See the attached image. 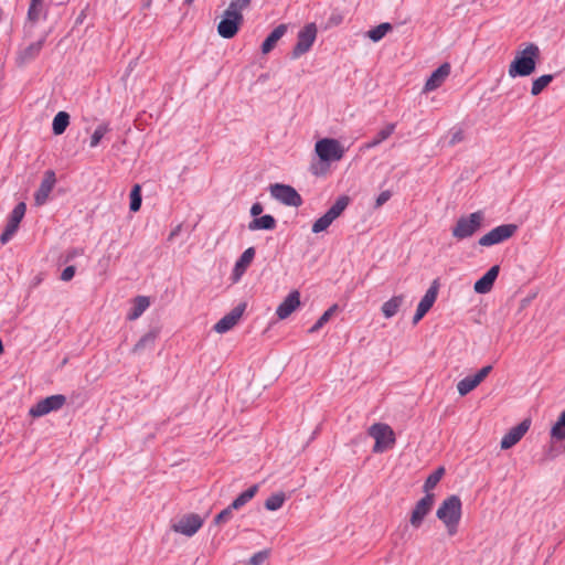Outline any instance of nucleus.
Here are the masks:
<instances>
[{
	"label": "nucleus",
	"mask_w": 565,
	"mask_h": 565,
	"mask_svg": "<svg viewBox=\"0 0 565 565\" xmlns=\"http://www.w3.org/2000/svg\"><path fill=\"white\" fill-rule=\"evenodd\" d=\"M315 151L320 162L318 164H311L310 171L313 175L324 174L331 162L339 161L344 156V148L340 141L334 138L319 139L315 145Z\"/></svg>",
	"instance_id": "obj_1"
},
{
	"label": "nucleus",
	"mask_w": 565,
	"mask_h": 565,
	"mask_svg": "<svg viewBox=\"0 0 565 565\" xmlns=\"http://www.w3.org/2000/svg\"><path fill=\"white\" fill-rule=\"evenodd\" d=\"M540 54L539 46L534 43H529L525 49L516 52L509 65V75L512 78L532 75L536 70Z\"/></svg>",
	"instance_id": "obj_2"
},
{
	"label": "nucleus",
	"mask_w": 565,
	"mask_h": 565,
	"mask_svg": "<svg viewBox=\"0 0 565 565\" xmlns=\"http://www.w3.org/2000/svg\"><path fill=\"white\" fill-rule=\"evenodd\" d=\"M484 217L481 210L460 216L451 228V235L459 241L473 236L482 227Z\"/></svg>",
	"instance_id": "obj_3"
},
{
	"label": "nucleus",
	"mask_w": 565,
	"mask_h": 565,
	"mask_svg": "<svg viewBox=\"0 0 565 565\" xmlns=\"http://www.w3.org/2000/svg\"><path fill=\"white\" fill-rule=\"evenodd\" d=\"M369 435L375 439V444L372 449L374 454H382L393 448L396 443L395 434L387 424H373L369 428Z\"/></svg>",
	"instance_id": "obj_4"
},
{
	"label": "nucleus",
	"mask_w": 565,
	"mask_h": 565,
	"mask_svg": "<svg viewBox=\"0 0 565 565\" xmlns=\"http://www.w3.org/2000/svg\"><path fill=\"white\" fill-rule=\"evenodd\" d=\"M243 22V13L226 9L217 24V33L223 39H233L238 33Z\"/></svg>",
	"instance_id": "obj_5"
},
{
	"label": "nucleus",
	"mask_w": 565,
	"mask_h": 565,
	"mask_svg": "<svg viewBox=\"0 0 565 565\" xmlns=\"http://www.w3.org/2000/svg\"><path fill=\"white\" fill-rule=\"evenodd\" d=\"M317 32L316 23H308L298 32L297 43L290 52L291 60H297L310 51L316 41Z\"/></svg>",
	"instance_id": "obj_6"
},
{
	"label": "nucleus",
	"mask_w": 565,
	"mask_h": 565,
	"mask_svg": "<svg viewBox=\"0 0 565 565\" xmlns=\"http://www.w3.org/2000/svg\"><path fill=\"white\" fill-rule=\"evenodd\" d=\"M518 231V225L513 223L502 224L481 236L478 244L483 247H490L501 244L511 238Z\"/></svg>",
	"instance_id": "obj_7"
},
{
	"label": "nucleus",
	"mask_w": 565,
	"mask_h": 565,
	"mask_svg": "<svg viewBox=\"0 0 565 565\" xmlns=\"http://www.w3.org/2000/svg\"><path fill=\"white\" fill-rule=\"evenodd\" d=\"M204 524V519L196 513L183 514L170 525L171 531L192 537Z\"/></svg>",
	"instance_id": "obj_8"
},
{
	"label": "nucleus",
	"mask_w": 565,
	"mask_h": 565,
	"mask_svg": "<svg viewBox=\"0 0 565 565\" xmlns=\"http://www.w3.org/2000/svg\"><path fill=\"white\" fill-rule=\"evenodd\" d=\"M270 195L287 206L298 207L302 204L301 195L289 184L275 183L269 186Z\"/></svg>",
	"instance_id": "obj_9"
},
{
	"label": "nucleus",
	"mask_w": 565,
	"mask_h": 565,
	"mask_svg": "<svg viewBox=\"0 0 565 565\" xmlns=\"http://www.w3.org/2000/svg\"><path fill=\"white\" fill-rule=\"evenodd\" d=\"M462 502L459 495L451 494L447 497L438 508L436 516L444 523L447 521L455 522L461 519Z\"/></svg>",
	"instance_id": "obj_10"
},
{
	"label": "nucleus",
	"mask_w": 565,
	"mask_h": 565,
	"mask_svg": "<svg viewBox=\"0 0 565 565\" xmlns=\"http://www.w3.org/2000/svg\"><path fill=\"white\" fill-rule=\"evenodd\" d=\"M65 395H51L39 401L35 405H33L29 411V415L33 418L42 417L51 412H56L61 409L65 405Z\"/></svg>",
	"instance_id": "obj_11"
},
{
	"label": "nucleus",
	"mask_w": 565,
	"mask_h": 565,
	"mask_svg": "<svg viewBox=\"0 0 565 565\" xmlns=\"http://www.w3.org/2000/svg\"><path fill=\"white\" fill-rule=\"evenodd\" d=\"M26 204L24 202L18 203L8 216L7 224L0 235V243L6 245L17 233L22 218L25 215Z\"/></svg>",
	"instance_id": "obj_12"
},
{
	"label": "nucleus",
	"mask_w": 565,
	"mask_h": 565,
	"mask_svg": "<svg viewBox=\"0 0 565 565\" xmlns=\"http://www.w3.org/2000/svg\"><path fill=\"white\" fill-rule=\"evenodd\" d=\"M434 503V493H426L419 501H417L409 518V523L413 527L418 529L423 524L425 518L430 513Z\"/></svg>",
	"instance_id": "obj_13"
},
{
	"label": "nucleus",
	"mask_w": 565,
	"mask_h": 565,
	"mask_svg": "<svg viewBox=\"0 0 565 565\" xmlns=\"http://www.w3.org/2000/svg\"><path fill=\"white\" fill-rule=\"evenodd\" d=\"M246 307V302L238 303L213 326V330L217 333H225L230 331L234 326L237 324Z\"/></svg>",
	"instance_id": "obj_14"
},
{
	"label": "nucleus",
	"mask_w": 565,
	"mask_h": 565,
	"mask_svg": "<svg viewBox=\"0 0 565 565\" xmlns=\"http://www.w3.org/2000/svg\"><path fill=\"white\" fill-rule=\"evenodd\" d=\"M531 426V419L525 418L516 426L512 427L501 439L500 447L503 450L512 448L526 434Z\"/></svg>",
	"instance_id": "obj_15"
},
{
	"label": "nucleus",
	"mask_w": 565,
	"mask_h": 565,
	"mask_svg": "<svg viewBox=\"0 0 565 565\" xmlns=\"http://www.w3.org/2000/svg\"><path fill=\"white\" fill-rule=\"evenodd\" d=\"M55 183H56L55 172L53 170H46L44 172V175L40 183L39 189L34 193L35 205L41 206V205L45 204Z\"/></svg>",
	"instance_id": "obj_16"
},
{
	"label": "nucleus",
	"mask_w": 565,
	"mask_h": 565,
	"mask_svg": "<svg viewBox=\"0 0 565 565\" xmlns=\"http://www.w3.org/2000/svg\"><path fill=\"white\" fill-rule=\"evenodd\" d=\"M500 273V266L493 265L490 267L473 285V289L477 294L484 295L491 291L494 281L497 280Z\"/></svg>",
	"instance_id": "obj_17"
},
{
	"label": "nucleus",
	"mask_w": 565,
	"mask_h": 565,
	"mask_svg": "<svg viewBox=\"0 0 565 565\" xmlns=\"http://www.w3.org/2000/svg\"><path fill=\"white\" fill-rule=\"evenodd\" d=\"M44 42H45V38L43 36L42 39L29 44L28 46H25L22 50H20L17 55V64L19 66H24V65L31 63L32 61H34L39 56V54L44 45Z\"/></svg>",
	"instance_id": "obj_18"
},
{
	"label": "nucleus",
	"mask_w": 565,
	"mask_h": 565,
	"mask_svg": "<svg viewBox=\"0 0 565 565\" xmlns=\"http://www.w3.org/2000/svg\"><path fill=\"white\" fill-rule=\"evenodd\" d=\"M450 70V64L447 62L439 65L427 78L424 86V92H433L440 87L445 79L449 76Z\"/></svg>",
	"instance_id": "obj_19"
},
{
	"label": "nucleus",
	"mask_w": 565,
	"mask_h": 565,
	"mask_svg": "<svg viewBox=\"0 0 565 565\" xmlns=\"http://www.w3.org/2000/svg\"><path fill=\"white\" fill-rule=\"evenodd\" d=\"M300 306V292L292 290L277 307L276 315L280 320L287 319Z\"/></svg>",
	"instance_id": "obj_20"
},
{
	"label": "nucleus",
	"mask_w": 565,
	"mask_h": 565,
	"mask_svg": "<svg viewBox=\"0 0 565 565\" xmlns=\"http://www.w3.org/2000/svg\"><path fill=\"white\" fill-rule=\"evenodd\" d=\"M255 257V248L248 247L246 248L243 254L239 256V258L236 260L233 273H232V279L233 281H238L241 277L244 275L246 269L252 264L253 259Z\"/></svg>",
	"instance_id": "obj_21"
},
{
	"label": "nucleus",
	"mask_w": 565,
	"mask_h": 565,
	"mask_svg": "<svg viewBox=\"0 0 565 565\" xmlns=\"http://www.w3.org/2000/svg\"><path fill=\"white\" fill-rule=\"evenodd\" d=\"M287 32V25L281 23L277 25L263 41L260 45V50L263 54L270 53L275 46L277 45V42L286 34Z\"/></svg>",
	"instance_id": "obj_22"
},
{
	"label": "nucleus",
	"mask_w": 565,
	"mask_h": 565,
	"mask_svg": "<svg viewBox=\"0 0 565 565\" xmlns=\"http://www.w3.org/2000/svg\"><path fill=\"white\" fill-rule=\"evenodd\" d=\"M439 282L435 279L430 287L425 292L424 297L420 299L417 309L424 312L425 315L434 306L437 296H438Z\"/></svg>",
	"instance_id": "obj_23"
},
{
	"label": "nucleus",
	"mask_w": 565,
	"mask_h": 565,
	"mask_svg": "<svg viewBox=\"0 0 565 565\" xmlns=\"http://www.w3.org/2000/svg\"><path fill=\"white\" fill-rule=\"evenodd\" d=\"M277 226L276 218L270 214L260 215L248 223L249 231H273Z\"/></svg>",
	"instance_id": "obj_24"
},
{
	"label": "nucleus",
	"mask_w": 565,
	"mask_h": 565,
	"mask_svg": "<svg viewBox=\"0 0 565 565\" xmlns=\"http://www.w3.org/2000/svg\"><path fill=\"white\" fill-rule=\"evenodd\" d=\"M150 306V299L147 296H137L134 299L132 306L127 313V320H137Z\"/></svg>",
	"instance_id": "obj_25"
},
{
	"label": "nucleus",
	"mask_w": 565,
	"mask_h": 565,
	"mask_svg": "<svg viewBox=\"0 0 565 565\" xmlns=\"http://www.w3.org/2000/svg\"><path fill=\"white\" fill-rule=\"evenodd\" d=\"M159 335L158 329H151L147 333H145L134 345L131 352L132 353H141L146 349H152L154 347L156 340Z\"/></svg>",
	"instance_id": "obj_26"
},
{
	"label": "nucleus",
	"mask_w": 565,
	"mask_h": 565,
	"mask_svg": "<svg viewBox=\"0 0 565 565\" xmlns=\"http://www.w3.org/2000/svg\"><path fill=\"white\" fill-rule=\"evenodd\" d=\"M259 486L253 484L242 493H239L230 504L231 509L239 510L242 509L247 502H249L258 492Z\"/></svg>",
	"instance_id": "obj_27"
},
{
	"label": "nucleus",
	"mask_w": 565,
	"mask_h": 565,
	"mask_svg": "<svg viewBox=\"0 0 565 565\" xmlns=\"http://www.w3.org/2000/svg\"><path fill=\"white\" fill-rule=\"evenodd\" d=\"M71 116L68 113L61 110L58 111L52 121V131L55 136H61L65 132L70 125Z\"/></svg>",
	"instance_id": "obj_28"
},
{
	"label": "nucleus",
	"mask_w": 565,
	"mask_h": 565,
	"mask_svg": "<svg viewBox=\"0 0 565 565\" xmlns=\"http://www.w3.org/2000/svg\"><path fill=\"white\" fill-rule=\"evenodd\" d=\"M404 301V296H394L382 305V312L385 318L394 317Z\"/></svg>",
	"instance_id": "obj_29"
},
{
	"label": "nucleus",
	"mask_w": 565,
	"mask_h": 565,
	"mask_svg": "<svg viewBox=\"0 0 565 565\" xmlns=\"http://www.w3.org/2000/svg\"><path fill=\"white\" fill-rule=\"evenodd\" d=\"M349 203L348 195H340L326 213L334 221L344 212Z\"/></svg>",
	"instance_id": "obj_30"
},
{
	"label": "nucleus",
	"mask_w": 565,
	"mask_h": 565,
	"mask_svg": "<svg viewBox=\"0 0 565 565\" xmlns=\"http://www.w3.org/2000/svg\"><path fill=\"white\" fill-rule=\"evenodd\" d=\"M340 310L338 303L332 305L329 309H327L321 317L316 321V323L308 330L309 333L318 332L330 319Z\"/></svg>",
	"instance_id": "obj_31"
},
{
	"label": "nucleus",
	"mask_w": 565,
	"mask_h": 565,
	"mask_svg": "<svg viewBox=\"0 0 565 565\" xmlns=\"http://www.w3.org/2000/svg\"><path fill=\"white\" fill-rule=\"evenodd\" d=\"M395 124H388L381 130L376 132V135L366 143V148H374L385 141L395 130Z\"/></svg>",
	"instance_id": "obj_32"
},
{
	"label": "nucleus",
	"mask_w": 565,
	"mask_h": 565,
	"mask_svg": "<svg viewBox=\"0 0 565 565\" xmlns=\"http://www.w3.org/2000/svg\"><path fill=\"white\" fill-rule=\"evenodd\" d=\"M551 438L556 441L565 440V409L561 413L556 423L552 426Z\"/></svg>",
	"instance_id": "obj_33"
},
{
	"label": "nucleus",
	"mask_w": 565,
	"mask_h": 565,
	"mask_svg": "<svg viewBox=\"0 0 565 565\" xmlns=\"http://www.w3.org/2000/svg\"><path fill=\"white\" fill-rule=\"evenodd\" d=\"M393 26L388 22H383L375 28H372L367 31V38L373 42L381 41L390 31H392Z\"/></svg>",
	"instance_id": "obj_34"
},
{
	"label": "nucleus",
	"mask_w": 565,
	"mask_h": 565,
	"mask_svg": "<svg viewBox=\"0 0 565 565\" xmlns=\"http://www.w3.org/2000/svg\"><path fill=\"white\" fill-rule=\"evenodd\" d=\"M446 470L444 467H438L434 470L425 480L423 489L426 493H430L429 491L434 489L440 479L444 477Z\"/></svg>",
	"instance_id": "obj_35"
},
{
	"label": "nucleus",
	"mask_w": 565,
	"mask_h": 565,
	"mask_svg": "<svg viewBox=\"0 0 565 565\" xmlns=\"http://www.w3.org/2000/svg\"><path fill=\"white\" fill-rule=\"evenodd\" d=\"M554 79L553 74H544L537 78H535L532 83L531 94L533 96L540 95Z\"/></svg>",
	"instance_id": "obj_36"
},
{
	"label": "nucleus",
	"mask_w": 565,
	"mask_h": 565,
	"mask_svg": "<svg viewBox=\"0 0 565 565\" xmlns=\"http://www.w3.org/2000/svg\"><path fill=\"white\" fill-rule=\"evenodd\" d=\"M142 195L140 184H135L129 194V210L134 213L138 212L141 207Z\"/></svg>",
	"instance_id": "obj_37"
},
{
	"label": "nucleus",
	"mask_w": 565,
	"mask_h": 565,
	"mask_svg": "<svg viewBox=\"0 0 565 565\" xmlns=\"http://www.w3.org/2000/svg\"><path fill=\"white\" fill-rule=\"evenodd\" d=\"M286 500V494L284 492L273 493L269 498L266 499L264 507L268 511L279 510Z\"/></svg>",
	"instance_id": "obj_38"
},
{
	"label": "nucleus",
	"mask_w": 565,
	"mask_h": 565,
	"mask_svg": "<svg viewBox=\"0 0 565 565\" xmlns=\"http://www.w3.org/2000/svg\"><path fill=\"white\" fill-rule=\"evenodd\" d=\"M479 384L476 382L472 375H468L460 380L457 384V390L460 396H466L473 391Z\"/></svg>",
	"instance_id": "obj_39"
},
{
	"label": "nucleus",
	"mask_w": 565,
	"mask_h": 565,
	"mask_svg": "<svg viewBox=\"0 0 565 565\" xmlns=\"http://www.w3.org/2000/svg\"><path fill=\"white\" fill-rule=\"evenodd\" d=\"M43 0H30L28 20L32 23L39 21L42 13Z\"/></svg>",
	"instance_id": "obj_40"
},
{
	"label": "nucleus",
	"mask_w": 565,
	"mask_h": 565,
	"mask_svg": "<svg viewBox=\"0 0 565 565\" xmlns=\"http://www.w3.org/2000/svg\"><path fill=\"white\" fill-rule=\"evenodd\" d=\"M110 131V127L108 124H100L97 126L95 131L93 132L89 141L90 148H95L99 145L100 140L104 138V136Z\"/></svg>",
	"instance_id": "obj_41"
},
{
	"label": "nucleus",
	"mask_w": 565,
	"mask_h": 565,
	"mask_svg": "<svg viewBox=\"0 0 565 565\" xmlns=\"http://www.w3.org/2000/svg\"><path fill=\"white\" fill-rule=\"evenodd\" d=\"M332 222L333 220L327 213H324L322 216L315 221L311 231L315 234L321 233L326 231L332 224Z\"/></svg>",
	"instance_id": "obj_42"
},
{
	"label": "nucleus",
	"mask_w": 565,
	"mask_h": 565,
	"mask_svg": "<svg viewBox=\"0 0 565 565\" xmlns=\"http://www.w3.org/2000/svg\"><path fill=\"white\" fill-rule=\"evenodd\" d=\"M233 511H234V509H231V505L223 509L220 513H217L214 516L213 523L215 525H222V524L230 522L233 519Z\"/></svg>",
	"instance_id": "obj_43"
},
{
	"label": "nucleus",
	"mask_w": 565,
	"mask_h": 565,
	"mask_svg": "<svg viewBox=\"0 0 565 565\" xmlns=\"http://www.w3.org/2000/svg\"><path fill=\"white\" fill-rule=\"evenodd\" d=\"M252 0H232L228 4L230 10L234 12H241L245 9H247L250 4Z\"/></svg>",
	"instance_id": "obj_44"
},
{
	"label": "nucleus",
	"mask_w": 565,
	"mask_h": 565,
	"mask_svg": "<svg viewBox=\"0 0 565 565\" xmlns=\"http://www.w3.org/2000/svg\"><path fill=\"white\" fill-rule=\"evenodd\" d=\"M492 365H486L483 367H481L476 374H473V379L476 380V382L478 384H480L481 382L484 381V379L491 373L492 371Z\"/></svg>",
	"instance_id": "obj_45"
},
{
	"label": "nucleus",
	"mask_w": 565,
	"mask_h": 565,
	"mask_svg": "<svg viewBox=\"0 0 565 565\" xmlns=\"http://www.w3.org/2000/svg\"><path fill=\"white\" fill-rule=\"evenodd\" d=\"M268 557L267 551H260L255 553L248 561V565H260Z\"/></svg>",
	"instance_id": "obj_46"
},
{
	"label": "nucleus",
	"mask_w": 565,
	"mask_h": 565,
	"mask_svg": "<svg viewBox=\"0 0 565 565\" xmlns=\"http://www.w3.org/2000/svg\"><path fill=\"white\" fill-rule=\"evenodd\" d=\"M392 198V191L390 190H385V191H382L376 200H375V204H374V209H379L381 207L382 205H384L390 199Z\"/></svg>",
	"instance_id": "obj_47"
},
{
	"label": "nucleus",
	"mask_w": 565,
	"mask_h": 565,
	"mask_svg": "<svg viewBox=\"0 0 565 565\" xmlns=\"http://www.w3.org/2000/svg\"><path fill=\"white\" fill-rule=\"evenodd\" d=\"M76 273V267L73 265L66 266L63 271L61 273V280L63 281H70L73 279Z\"/></svg>",
	"instance_id": "obj_48"
},
{
	"label": "nucleus",
	"mask_w": 565,
	"mask_h": 565,
	"mask_svg": "<svg viewBox=\"0 0 565 565\" xmlns=\"http://www.w3.org/2000/svg\"><path fill=\"white\" fill-rule=\"evenodd\" d=\"M463 138H465V135H463L462 129H457L455 131H451L449 145L455 146V145L461 142L463 140Z\"/></svg>",
	"instance_id": "obj_49"
},
{
	"label": "nucleus",
	"mask_w": 565,
	"mask_h": 565,
	"mask_svg": "<svg viewBox=\"0 0 565 565\" xmlns=\"http://www.w3.org/2000/svg\"><path fill=\"white\" fill-rule=\"evenodd\" d=\"M460 520H455V522H444L445 526L447 527V532L450 536L455 535L458 531Z\"/></svg>",
	"instance_id": "obj_50"
},
{
	"label": "nucleus",
	"mask_w": 565,
	"mask_h": 565,
	"mask_svg": "<svg viewBox=\"0 0 565 565\" xmlns=\"http://www.w3.org/2000/svg\"><path fill=\"white\" fill-rule=\"evenodd\" d=\"M264 211V206L262 203L259 202H255L252 207H250V215L255 218V217H259L260 214L263 213Z\"/></svg>",
	"instance_id": "obj_51"
},
{
	"label": "nucleus",
	"mask_w": 565,
	"mask_h": 565,
	"mask_svg": "<svg viewBox=\"0 0 565 565\" xmlns=\"http://www.w3.org/2000/svg\"><path fill=\"white\" fill-rule=\"evenodd\" d=\"M342 20H343L342 14L333 12L329 18L328 23L331 25H338L342 22Z\"/></svg>",
	"instance_id": "obj_52"
},
{
	"label": "nucleus",
	"mask_w": 565,
	"mask_h": 565,
	"mask_svg": "<svg viewBox=\"0 0 565 565\" xmlns=\"http://www.w3.org/2000/svg\"><path fill=\"white\" fill-rule=\"evenodd\" d=\"M81 254V252L77 249V248H72L67 252L66 256H65V262H71L73 260L76 256H78Z\"/></svg>",
	"instance_id": "obj_53"
},
{
	"label": "nucleus",
	"mask_w": 565,
	"mask_h": 565,
	"mask_svg": "<svg viewBox=\"0 0 565 565\" xmlns=\"http://www.w3.org/2000/svg\"><path fill=\"white\" fill-rule=\"evenodd\" d=\"M181 232V225H178L175 226L169 234L168 236V241L169 242H172L174 239L175 236L179 235V233Z\"/></svg>",
	"instance_id": "obj_54"
},
{
	"label": "nucleus",
	"mask_w": 565,
	"mask_h": 565,
	"mask_svg": "<svg viewBox=\"0 0 565 565\" xmlns=\"http://www.w3.org/2000/svg\"><path fill=\"white\" fill-rule=\"evenodd\" d=\"M426 315L420 310L416 309L415 315L413 317V324H417Z\"/></svg>",
	"instance_id": "obj_55"
},
{
	"label": "nucleus",
	"mask_w": 565,
	"mask_h": 565,
	"mask_svg": "<svg viewBox=\"0 0 565 565\" xmlns=\"http://www.w3.org/2000/svg\"><path fill=\"white\" fill-rule=\"evenodd\" d=\"M86 18V11L82 10L78 17L76 18V24L83 23L84 19Z\"/></svg>",
	"instance_id": "obj_56"
},
{
	"label": "nucleus",
	"mask_w": 565,
	"mask_h": 565,
	"mask_svg": "<svg viewBox=\"0 0 565 565\" xmlns=\"http://www.w3.org/2000/svg\"><path fill=\"white\" fill-rule=\"evenodd\" d=\"M152 0H142V9H148L151 6Z\"/></svg>",
	"instance_id": "obj_57"
},
{
	"label": "nucleus",
	"mask_w": 565,
	"mask_h": 565,
	"mask_svg": "<svg viewBox=\"0 0 565 565\" xmlns=\"http://www.w3.org/2000/svg\"><path fill=\"white\" fill-rule=\"evenodd\" d=\"M3 351H4V347H3L2 340L0 339V355L3 353Z\"/></svg>",
	"instance_id": "obj_58"
},
{
	"label": "nucleus",
	"mask_w": 565,
	"mask_h": 565,
	"mask_svg": "<svg viewBox=\"0 0 565 565\" xmlns=\"http://www.w3.org/2000/svg\"><path fill=\"white\" fill-rule=\"evenodd\" d=\"M194 0H184V3L190 6Z\"/></svg>",
	"instance_id": "obj_59"
},
{
	"label": "nucleus",
	"mask_w": 565,
	"mask_h": 565,
	"mask_svg": "<svg viewBox=\"0 0 565 565\" xmlns=\"http://www.w3.org/2000/svg\"><path fill=\"white\" fill-rule=\"evenodd\" d=\"M64 1H65V0H60V1H58V3H60V4H63V3H64Z\"/></svg>",
	"instance_id": "obj_60"
}]
</instances>
